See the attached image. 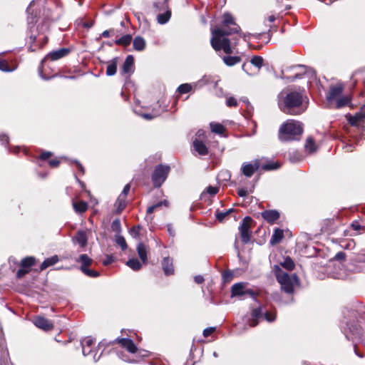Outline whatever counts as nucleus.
Masks as SVG:
<instances>
[{"mask_svg": "<svg viewBox=\"0 0 365 365\" xmlns=\"http://www.w3.org/2000/svg\"><path fill=\"white\" fill-rule=\"evenodd\" d=\"M70 52L68 48H60L56 51H51L48 53L44 58L42 60L41 63H43L47 59H51V61H57L66 56H67Z\"/></svg>", "mask_w": 365, "mask_h": 365, "instance_id": "nucleus-15", "label": "nucleus"}, {"mask_svg": "<svg viewBox=\"0 0 365 365\" xmlns=\"http://www.w3.org/2000/svg\"><path fill=\"white\" fill-rule=\"evenodd\" d=\"M284 237V233L283 230L279 228H277L274 230V232L272 235L271 240H270V244L271 245H276L279 243L282 238Z\"/></svg>", "mask_w": 365, "mask_h": 365, "instance_id": "nucleus-23", "label": "nucleus"}, {"mask_svg": "<svg viewBox=\"0 0 365 365\" xmlns=\"http://www.w3.org/2000/svg\"><path fill=\"white\" fill-rule=\"evenodd\" d=\"M168 205H169L168 202L165 200L160 201V202H157L156 204L153 205L152 206L156 210L158 208L162 207L163 205H164L165 207H168Z\"/></svg>", "mask_w": 365, "mask_h": 365, "instance_id": "nucleus-51", "label": "nucleus"}, {"mask_svg": "<svg viewBox=\"0 0 365 365\" xmlns=\"http://www.w3.org/2000/svg\"><path fill=\"white\" fill-rule=\"evenodd\" d=\"M226 105L229 107L237 106V102L234 97H228L226 99Z\"/></svg>", "mask_w": 365, "mask_h": 365, "instance_id": "nucleus-49", "label": "nucleus"}, {"mask_svg": "<svg viewBox=\"0 0 365 365\" xmlns=\"http://www.w3.org/2000/svg\"><path fill=\"white\" fill-rule=\"evenodd\" d=\"M274 274L282 289L288 294L294 292V287L299 284V278L296 274H289L284 272L279 265L274 267Z\"/></svg>", "mask_w": 365, "mask_h": 365, "instance_id": "nucleus-4", "label": "nucleus"}, {"mask_svg": "<svg viewBox=\"0 0 365 365\" xmlns=\"http://www.w3.org/2000/svg\"><path fill=\"white\" fill-rule=\"evenodd\" d=\"M251 221V217H246L243 219L240 226L239 227L241 240L244 244H247L250 240L251 232L250 231V228Z\"/></svg>", "mask_w": 365, "mask_h": 365, "instance_id": "nucleus-10", "label": "nucleus"}, {"mask_svg": "<svg viewBox=\"0 0 365 365\" xmlns=\"http://www.w3.org/2000/svg\"><path fill=\"white\" fill-rule=\"evenodd\" d=\"M73 242L75 244H78L80 247H85L88 242L86 232L84 230H78L76 235L73 237Z\"/></svg>", "mask_w": 365, "mask_h": 365, "instance_id": "nucleus-16", "label": "nucleus"}, {"mask_svg": "<svg viewBox=\"0 0 365 365\" xmlns=\"http://www.w3.org/2000/svg\"><path fill=\"white\" fill-rule=\"evenodd\" d=\"M133 43L134 49L138 51H143L146 45L145 39L141 36H136L134 38Z\"/></svg>", "mask_w": 365, "mask_h": 365, "instance_id": "nucleus-24", "label": "nucleus"}, {"mask_svg": "<svg viewBox=\"0 0 365 365\" xmlns=\"http://www.w3.org/2000/svg\"><path fill=\"white\" fill-rule=\"evenodd\" d=\"M35 258L33 257H26L22 259L21 265L22 267L29 270V268L34 264Z\"/></svg>", "mask_w": 365, "mask_h": 365, "instance_id": "nucleus-37", "label": "nucleus"}, {"mask_svg": "<svg viewBox=\"0 0 365 365\" xmlns=\"http://www.w3.org/2000/svg\"><path fill=\"white\" fill-rule=\"evenodd\" d=\"M344 90V85L341 83H337L334 86H331L329 89V92L327 96V99L330 104H332L334 101H336L342 93Z\"/></svg>", "mask_w": 365, "mask_h": 365, "instance_id": "nucleus-12", "label": "nucleus"}, {"mask_svg": "<svg viewBox=\"0 0 365 365\" xmlns=\"http://www.w3.org/2000/svg\"><path fill=\"white\" fill-rule=\"evenodd\" d=\"M365 120V112L360 111L356 113L354 115L351 116L349 119V123L353 125H356L360 122Z\"/></svg>", "mask_w": 365, "mask_h": 365, "instance_id": "nucleus-27", "label": "nucleus"}, {"mask_svg": "<svg viewBox=\"0 0 365 365\" xmlns=\"http://www.w3.org/2000/svg\"><path fill=\"white\" fill-rule=\"evenodd\" d=\"M78 261L82 264L81 266L85 267H88L92 262V259L86 254L81 255Z\"/></svg>", "mask_w": 365, "mask_h": 365, "instance_id": "nucleus-40", "label": "nucleus"}, {"mask_svg": "<svg viewBox=\"0 0 365 365\" xmlns=\"http://www.w3.org/2000/svg\"><path fill=\"white\" fill-rule=\"evenodd\" d=\"M262 217L269 223H273L279 217V213L277 210H265L262 212Z\"/></svg>", "mask_w": 365, "mask_h": 365, "instance_id": "nucleus-18", "label": "nucleus"}, {"mask_svg": "<svg viewBox=\"0 0 365 365\" xmlns=\"http://www.w3.org/2000/svg\"><path fill=\"white\" fill-rule=\"evenodd\" d=\"M305 148L310 153H314V151H316L317 148H316L315 143H314V142L312 138H308L307 139V141H306V143H305Z\"/></svg>", "mask_w": 365, "mask_h": 365, "instance_id": "nucleus-39", "label": "nucleus"}, {"mask_svg": "<svg viewBox=\"0 0 365 365\" xmlns=\"http://www.w3.org/2000/svg\"><path fill=\"white\" fill-rule=\"evenodd\" d=\"M126 206V197H122L120 194L115 203V207H116V212H120Z\"/></svg>", "mask_w": 365, "mask_h": 365, "instance_id": "nucleus-30", "label": "nucleus"}, {"mask_svg": "<svg viewBox=\"0 0 365 365\" xmlns=\"http://www.w3.org/2000/svg\"><path fill=\"white\" fill-rule=\"evenodd\" d=\"M117 71V60L114 58L110 63H109L107 66L106 68V74L108 76H113L115 74Z\"/></svg>", "mask_w": 365, "mask_h": 365, "instance_id": "nucleus-33", "label": "nucleus"}, {"mask_svg": "<svg viewBox=\"0 0 365 365\" xmlns=\"http://www.w3.org/2000/svg\"><path fill=\"white\" fill-rule=\"evenodd\" d=\"M114 261V258L111 255H107L106 259L103 261L104 265H108Z\"/></svg>", "mask_w": 365, "mask_h": 365, "instance_id": "nucleus-55", "label": "nucleus"}, {"mask_svg": "<svg viewBox=\"0 0 365 365\" xmlns=\"http://www.w3.org/2000/svg\"><path fill=\"white\" fill-rule=\"evenodd\" d=\"M126 265L134 271L139 270L142 267V264L136 258L130 259L128 261H127Z\"/></svg>", "mask_w": 365, "mask_h": 365, "instance_id": "nucleus-32", "label": "nucleus"}, {"mask_svg": "<svg viewBox=\"0 0 365 365\" xmlns=\"http://www.w3.org/2000/svg\"><path fill=\"white\" fill-rule=\"evenodd\" d=\"M132 41V36L130 34H126L120 37V38L115 40V43L118 45L122 46H128L130 43Z\"/></svg>", "mask_w": 365, "mask_h": 365, "instance_id": "nucleus-35", "label": "nucleus"}, {"mask_svg": "<svg viewBox=\"0 0 365 365\" xmlns=\"http://www.w3.org/2000/svg\"><path fill=\"white\" fill-rule=\"evenodd\" d=\"M235 210L233 209H229L227 210V211L225 212H216L215 213V216H216V218L217 220L222 222H223L226 217L232 212H233Z\"/></svg>", "mask_w": 365, "mask_h": 365, "instance_id": "nucleus-36", "label": "nucleus"}, {"mask_svg": "<svg viewBox=\"0 0 365 365\" xmlns=\"http://www.w3.org/2000/svg\"><path fill=\"white\" fill-rule=\"evenodd\" d=\"M245 284L242 282L236 283L232 285L231 289L232 297L242 296L247 293L245 291Z\"/></svg>", "mask_w": 365, "mask_h": 365, "instance_id": "nucleus-21", "label": "nucleus"}, {"mask_svg": "<svg viewBox=\"0 0 365 365\" xmlns=\"http://www.w3.org/2000/svg\"><path fill=\"white\" fill-rule=\"evenodd\" d=\"M210 130L212 133L219 135L220 136H225L224 134L226 131V128L220 123L211 122L210 123Z\"/></svg>", "mask_w": 365, "mask_h": 365, "instance_id": "nucleus-19", "label": "nucleus"}, {"mask_svg": "<svg viewBox=\"0 0 365 365\" xmlns=\"http://www.w3.org/2000/svg\"><path fill=\"white\" fill-rule=\"evenodd\" d=\"M0 70L3 71H12L13 69L9 68L8 63L6 61L0 58Z\"/></svg>", "mask_w": 365, "mask_h": 365, "instance_id": "nucleus-48", "label": "nucleus"}, {"mask_svg": "<svg viewBox=\"0 0 365 365\" xmlns=\"http://www.w3.org/2000/svg\"><path fill=\"white\" fill-rule=\"evenodd\" d=\"M33 322L36 327L43 331H50L53 328V323L50 320L43 317L38 316L36 317L33 320Z\"/></svg>", "mask_w": 365, "mask_h": 365, "instance_id": "nucleus-14", "label": "nucleus"}, {"mask_svg": "<svg viewBox=\"0 0 365 365\" xmlns=\"http://www.w3.org/2000/svg\"><path fill=\"white\" fill-rule=\"evenodd\" d=\"M48 163H49L50 166H51L53 168H56L60 164V161L56 159H53V160H49Z\"/></svg>", "mask_w": 365, "mask_h": 365, "instance_id": "nucleus-59", "label": "nucleus"}, {"mask_svg": "<svg viewBox=\"0 0 365 365\" xmlns=\"http://www.w3.org/2000/svg\"><path fill=\"white\" fill-rule=\"evenodd\" d=\"M129 232L133 237L138 238L139 237L140 226L133 227Z\"/></svg>", "mask_w": 365, "mask_h": 365, "instance_id": "nucleus-47", "label": "nucleus"}, {"mask_svg": "<svg viewBox=\"0 0 365 365\" xmlns=\"http://www.w3.org/2000/svg\"><path fill=\"white\" fill-rule=\"evenodd\" d=\"M236 34V36H233L232 38H236L237 42L240 38H242L246 41L247 38L249 36V34L241 33L240 31H239L238 34Z\"/></svg>", "mask_w": 365, "mask_h": 365, "instance_id": "nucleus-54", "label": "nucleus"}, {"mask_svg": "<svg viewBox=\"0 0 365 365\" xmlns=\"http://www.w3.org/2000/svg\"><path fill=\"white\" fill-rule=\"evenodd\" d=\"M111 229L113 231L115 232L117 235H119L121 232V224L119 219H115L112 222Z\"/></svg>", "mask_w": 365, "mask_h": 365, "instance_id": "nucleus-44", "label": "nucleus"}, {"mask_svg": "<svg viewBox=\"0 0 365 365\" xmlns=\"http://www.w3.org/2000/svg\"><path fill=\"white\" fill-rule=\"evenodd\" d=\"M191 356L194 360V363L200 361L203 359L204 350L203 343L201 341H194L191 349Z\"/></svg>", "mask_w": 365, "mask_h": 365, "instance_id": "nucleus-13", "label": "nucleus"}, {"mask_svg": "<svg viewBox=\"0 0 365 365\" xmlns=\"http://www.w3.org/2000/svg\"><path fill=\"white\" fill-rule=\"evenodd\" d=\"M260 167L259 160H255L252 163H243L241 170L246 177L250 178Z\"/></svg>", "mask_w": 365, "mask_h": 365, "instance_id": "nucleus-11", "label": "nucleus"}, {"mask_svg": "<svg viewBox=\"0 0 365 365\" xmlns=\"http://www.w3.org/2000/svg\"><path fill=\"white\" fill-rule=\"evenodd\" d=\"M351 226L356 231H359L361 229V226L358 222H354Z\"/></svg>", "mask_w": 365, "mask_h": 365, "instance_id": "nucleus-61", "label": "nucleus"}, {"mask_svg": "<svg viewBox=\"0 0 365 365\" xmlns=\"http://www.w3.org/2000/svg\"><path fill=\"white\" fill-rule=\"evenodd\" d=\"M191 88H192V86L190 84L184 83V84L180 85L178 88V92L180 94L187 93L191 90Z\"/></svg>", "mask_w": 365, "mask_h": 365, "instance_id": "nucleus-45", "label": "nucleus"}, {"mask_svg": "<svg viewBox=\"0 0 365 365\" xmlns=\"http://www.w3.org/2000/svg\"><path fill=\"white\" fill-rule=\"evenodd\" d=\"M73 207L76 212L83 213L87 210L88 204L84 201L73 202Z\"/></svg>", "mask_w": 365, "mask_h": 365, "instance_id": "nucleus-28", "label": "nucleus"}, {"mask_svg": "<svg viewBox=\"0 0 365 365\" xmlns=\"http://www.w3.org/2000/svg\"><path fill=\"white\" fill-rule=\"evenodd\" d=\"M155 12L158 13L157 16L158 23L165 24L170 20L171 17V11L168 7V4L165 0L155 2L153 4Z\"/></svg>", "mask_w": 365, "mask_h": 365, "instance_id": "nucleus-6", "label": "nucleus"}, {"mask_svg": "<svg viewBox=\"0 0 365 365\" xmlns=\"http://www.w3.org/2000/svg\"><path fill=\"white\" fill-rule=\"evenodd\" d=\"M264 316L265 319L269 322H273L275 319V317H276L275 314L268 312H266L265 313H264Z\"/></svg>", "mask_w": 365, "mask_h": 365, "instance_id": "nucleus-50", "label": "nucleus"}, {"mask_svg": "<svg viewBox=\"0 0 365 365\" xmlns=\"http://www.w3.org/2000/svg\"><path fill=\"white\" fill-rule=\"evenodd\" d=\"M264 315V313L261 308H257L252 310V317H253L252 322L251 323V326L255 327L257 324V319L262 317Z\"/></svg>", "mask_w": 365, "mask_h": 365, "instance_id": "nucleus-31", "label": "nucleus"}, {"mask_svg": "<svg viewBox=\"0 0 365 365\" xmlns=\"http://www.w3.org/2000/svg\"><path fill=\"white\" fill-rule=\"evenodd\" d=\"M194 279L196 283L200 284V283L203 282L204 277L201 275H197V276L195 277Z\"/></svg>", "mask_w": 365, "mask_h": 365, "instance_id": "nucleus-63", "label": "nucleus"}, {"mask_svg": "<svg viewBox=\"0 0 365 365\" xmlns=\"http://www.w3.org/2000/svg\"><path fill=\"white\" fill-rule=\"evenodd\" d=\"M210 43L226 66L231 67L241 62V57L231 56L233 49L237 45L236 38H227L226 33L222 30H217L213 31Z\"/></svg>", "mask_w": 365, "mask_h": 365, "instance_id": "nucleus-1", "label": "nucleus"}, {"mask_svg": "<svg viewBox=\"0 0 365 365\" xmlns=\"http://www.w3.org/2000/svg\"><path fill=\"white\" fill-rule=\"evenodd\" d=\"M118 342L121 345L122 347L125 348L132 354L135 353L137 351V347L131 339L122 338L118 339Z\"/></svg>", "mask_w": 365, "mask_h": 365, "instance_id": "nucleus-17", "label": "nucleus"}, {"mask_svg": "<svg viewBox=\"0 0 365 365\" xmlns=\"http://www.w3.org/2000/svg\"><path fill=\"white\" fill-rule=\"evenodd\" d=\"M217 30H222L226 33L227 38H230V36L233 34L239 33L240 27L234 21L233 17L230 14H225L223 15L222 26L212 29V36H213V31Z\"/></svg>", "mask_w": 365, "mask_h": 365, "instance_id": "nucleus-5", "label": "nucleus"}, {"mask_svg": "<svg viewBox=\"0 0 365 365\" xmlns=\"http://www.w3.org/2000/svg\"><path fill=\"white\" fill-rule=\"evenodd\" d=\"M137 252H138V256H139L140 259H141L142 262L143 264L147 263V261H148V257H147L148 250H147L146 246L143 243H141V242L139 243L137 245Z\"/></svg>", "mask_w": 365, "mask_h": 365, "instance_id": "nucleus-22", "label": "nucleus"}, {"mask_svg": "<svg viewBox=\"0 0 365 365\" xmlns=\"http://www.w3.org/2000/svg\"><path fill=\"white\" fill-rule=\"evenodd\" d=\"M351 102V98L349 96H341L336 101L334 106L336 108H341L347 106Z\"/></svg>", "mask_w": 365, "mask_h": 365, "instance_id": "nucleus-25", "label": "nucleus"}, {"mask_svg": "<svg viewBox=\"0 0 365 365\" xmlns=\"http://www.w3.org/2000/svg\"><path fill=\"white\" fill-rule=\"evenodd\" d=\"M247 191L244 188L239 189L237 190V194L240 197H245L247 195Z\"/></svg>", "mask_w": 365, "mask_h": 365, "instance_id": "nucleus-62", "label": "nucleus"}, {"mask_svg": "<svg viewBox=\"0 0 365 365\" xmlns=\"http://www.w3.org/2000/svg\"><path fill=\"white\" fill-rule=\"evenodd\" d=\"M219 190L218 187L209 186L207 187V193L210 195H215Z\"/></svg>", "mask_w": 365, "mask_h": 365, "instance_id": "nucleus-52", "label": "nucleus"}, {"mask_svg": "<svg viewBox=\"0 0 365 365\" xmlns=\"http://www.w3.org/2000/svg\"><path fill=\"white\" fill-rule=\"evenodd\" d=\"M250 62L253 66L260 68L263 66L264 59L259 56H255L251 59Z\"/></svg>", "mask_w": 365, "mask_h": 365, "instance_id": "nucleus-41", "label": "nucleus"}, {"mask_svg": "<svg viewBox=\"0 0 365 365\" xmlns=\"http://www.w3.org/2000/svg\"><path fill=\"white\" fill-rule=\"evenodd\" d=\"M52 153L51 152H43L41 154V159L42 160H46L48 159L50 156H51Z\"/></svg>", "mask_w": 365, "mask_h": 365, "instance_id": "nucleus-60", "label": "nucleus"}, {"mask_svg": "<svg viewBox=\"0 0 365 365\" xmlns=\"http://www.w3.org/2000/svg\"><path fill=\"white\" fill-rule=\"evenodd\" d=\"M58 256L54 255L51 257L46 259L41 264L40 268L41 270H43V269H46L47 267L55 264L56 262H58Z\"/></svg>", "mask_w": 365, "mask_h": 365, "instance_id": "nucleus-29", "label": "nucleus"}, {"mask_svg": "<svg viewBox=\"0 0 365 365\" xmlns=\"http://www.w3.org/2000/svg\"><path fill=\"white\" fill-rule=\"evenodd\" d=\"M130 184H127V185L124 187V188H123V190L122 192L120 193V195H122V197H126V196H127V195H128V192H129V191H130Z\"/></svg>", "mask_w": 365, "mask_h": 365, "instance_id": "nucleus-57", "label": "nucleus"}, {"mask_svg": "<svg viewBox=\"0 0 365 365\" xmlns=\"http://www.w3.org/2000/svg\"><path fill=\"white\" fill-rule=\"evenodd\" d=\"M29 272V269L21 267V268L18 270V272L16 273V276H17V277L21 278L23 276H24L26 273H28Z\"/></svg>", "mask_w": 365, "mask_h": 365, "instance_id": "nucleus-53", "label": "nucleus"}, {"mask_svg": "<svg viewBox=\"0 0 365 365\" xmlns=\"http://www.w3.org/2000/svg\"><path fill=\"white\" fill-rule=\"evenodd\" d=\"M222 153V148H221L218 145H217L213 151L211 150L210 145H209V148L207 147V155L210 153V155H214V157L216 158L220 155Z\"/></svg>", "mask_w": 365, "mask_h": 365, "instance_id": "nucleus-43", "label": "nucleus"}, {"mask_svg": "<svg viewBox=\"0 0 365 365\" xmlns=\"http://www.w3.org/2000/svg\"><path fill=\"white\" fill-rule=\"evenodd\" d=\"M75 164L76 165V168L78 169V170L80 172H81L82 173H84V168L82 166V165L77 160H75Z\"/></svg>", "mask_w": 365, "mask_h": 365, "instance_id": "nucleus-64", "label": "nucleus"}, {"mask_svg": "<svg viewBox=\"0 0 365 365\" xmlns=\"http://www.w3.org/2000/svg\"><path fill=\"white\" fill-rule=\"evenodd\" d=\"M280 265L282 267H283L284 269L289 270V271L294 269V268L295 267L294 262L289 257L284 258V260L280 262Z\"/></svg>", "mask_w": 365, "mask_h": 365, "instance_id": "nucleus-34", "label": "nucleus"}, {"mask_svg": "<svg viewBox=\"0 0 365 365\" xmlns=\"http://www.w3.org/2000/svg\"><path fill=\"white\" fill-rule=\"evenodd\" d=\"M170 172V167L168 165H158L152 175V180L155 187H160L166 180Z\"/></svg>", "mask_w": 365, "mask_h": 365, "instance_id": "nucleus-7", "label": "nucleus"}, {"mask_svg": "<svg viewBox=\"0 0 365 365\" xmlns=\"http://www.w3.org/2000/svg\"><path fill=\"white\" fill-rule=\"evenodd\" d=\"M303 131L302 124L294 120H288L283 123L279 130V138L282 141H289L297 139Z\"/></svg>", "mask_w": 365, "mask_h": 365, "instance_id": "nucleus-3", "label": "nucleus"}, {"mask_svg": "<svg viewBox=\"0 0 365 365\" xmlns=\"http://www.w3.org/2000/svg\"><path fill=\"white\" fill-rule=\"evenodd\" d=\"M357 263H365V255H359L355 259Z\"/></svg>", "mask_w": 365, "mask_h": 365, "instance_id": "nucleus-58", "label": "nucleus"}, {"mask_svg": "<svg viewBox=\"0 0 365 365\" xmlns=\"http://www.w3.org/2000/svg\"><path fill=\"white\" fill-rule=\"evenodd\" d=\"M134 63V58L133 56H128L124 61L123 66V72L124 73H128L132 71V68Z\"/></svg>", "mask_w": 365, "mask_h": 365, "instance_id": "nucleus-26", "label": "nucleus"}, {"mask_svg": "<svg viewBox=\"0 0 365 365\" xmlns=\"http://www.w3.org/2000/svg\"><path fill=\"white\" fill-rule=\"evenodd\" d=\"M346 255L343 252H339L336 254L334 259L338 261H341L345 259Z\"/></svg>", "mask_w": 365, "mask_h": 365, "instance_id": "nucleus-56", "label": "nucleus"}, {"mask_svg": "<svg viewBox=\"0 0 365 365\" xmlns=\"http://www.w3.org/2000/svg\"><path fill=\"white\" fill-rule=\"evenodd\" d=\"M81 271L90 277H97L99 276V272L93 269H90L88 267L81 266Z\"/></svg>", "mask_w": 365, "mask_h": 365, "instance_id": "nucleus-38", "label": "nucleus"}, {"mask_svg": "<svg viewBox=\"0 0 365 365\" xmlns=\"http://www.w3.org/2000/svg\"><path fill=\"white\" fill-rule=\"evenodd\" d=\"M115 242L121 247L122 250H125L127 249V244L125 238L123 236L120 235H116Z\"/></svg>", "mask_w": 365, "mask_h": 365, "instance_id": "nucleus-42", "label": "nucleus"}, {"mask_svg": "<svg viewBox=\"0 0 365 365\" xmlns=\"http://www.w3.org/2000/svg\"><path fill=\"white\" fill-rule=\"evenodd\" d=\"M205 131L203 129H200L196 133L193 142L192 147L195 152L200 155L205 154Z\"/></svg>", "mask_w": 365, "mask_h": 365, "instance_id": "nucleus-8", "label": "nucleus"}, {"mask_svg": "<svg viewBox=\"0 0 365 365\" xmlns=\"http://www.w3.org/2000/svg\"><path fill=\"white\" fill-rule=\"evenodd\" d=\"M303 94L289 88L282 91L278 95V106L281 111L289 115H299L306 110L303 103Z\"/></svg>", "mask_w": 365, "mask_h": 365, "instance_id": "nucleus-2", "label": "nucleus"}, {"mask_svg": "<svg viewBox=\"0 0 365 365\" xmlns=\"http://www.w3.org/2000/svg\"><path fill=\"white\" fill-rule=\"evenodd\" d=\"M162 266L163 271L166 275H170L173 274L174 268L173 265V260L169 257H165L162 262Z\"/></svg>", "mask_w": 365, "mask_h": 365, "instance_id": "nucleus-20", "label": "nucleus"}, {"mask_svg": "<svg viewBox=\"0 0 365 365\" xmlns=\"http://www.w3.org/2000/svg\"><path fill=\"white\" fill-rule=\"evenodd\" d=\"M95 345V341L92 338H85L81 341L82 353L84 356H91L93 361L96 362L99 360L101 355L97 356V352L93 350Z\"/></svg>", "mask_w": 365, "mask_h": 365, "instance_id": "nucleus-9", "label": "nucleus"}, {"mask_svg": "<svg viewBox=\"0 0 365 365\" xmlns=\"http://www.w3.org/2000/svg\"><path fill=\"white\" fill-rule=\"evenodd\" d=\"M279 168V165L277 163H267L262 165V168L264 170H272Z\"/></svg>", "mask_w": 365, "mask_h": 365, "instance_id": "nucleus-46", "label": "nucleus"}]
</instances>
